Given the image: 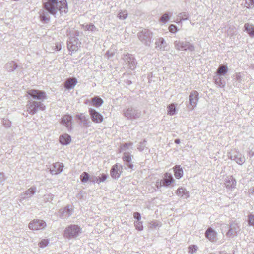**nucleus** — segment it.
<instances>
[{"instance_id":"nucleus-3","label":"nucleus","mask_w":254,"mask_h":254,"mask_svg":"<svg viewBox=\"0 0 254 254\" xmlns=\"http://www.w3.org/2000/svg\"><path fill=\"white\" fill-rule=\"evenodd\" d=\"M140 41L146 46H150L151 44L153 33L149 29H144L137 34Z\"/></svg>"},{"instance_id":"nucleus-23","label":"nucleus","mask_w":254,"mask_h":254,"mask_svg":"<svg viewBox=\"0 0 254 254\" xmlns=\"http://www.w3.org/2000/svg\"><path fill=\"white\" fill-rule=\"evenodd\" d=\"M176 193L178 196L183 198H187L190 196L189 192L186 189L180 187L176 190Z\"/></svg>"},{"instance_id":"nucleus-47","label":"nucleus","mask_w":254,"mask_h":254,"mask_svg":"<svg viewBox=\"0 0 254 254\" xmlns=\"http://www.w3.org/2000/svg\"><path fill=\"white\" fill-rule=\"evenodd\" d=\"M169 19V16L167 13L164 14L160 19L161 22L163 23L167 22Z\"/></svg>"},{"instance_id":"nucleus-17","label":"nucleus","mask_w":254,"mask_h":254,"mask_svg":"<svg viewBox=\"0 0 254 254\" xmlns=\"http://www.w3.org/2000/svg\"><path fill=\"white\" fill-rule=\"evenodd\" d=\"M72 213V209L69 205L64 208L61 209L59 211V217L62 219H65L70 216Z\"/></svg>"},{"instance_id":"nucleus-38","label":"nucleus","mask_w":254,"mask_h":254,"mask_svg":"<svg viewBox=\"0 0 254 254\" xmlns=\"http://www.w3.org/2000/svg\"><path fill=\"white\" fill-rule=\"evenodd\" d=\"M226 32L228 35L233 36L237 34V30L234 26H230L228 28Z\"/></svg>"},{"instance_id":"nucleus-12","label":"nucleus","mask_w":254,"mask_h":254,"mask_svg":"<svg viewBox=\"0 0 254 254\" xmlns=\"http://www.w3.org/2000/svg\"><path fill=\"white\" fill-rule=\"evenodd\" d=\"M174 179L171 174L166 173L164 178L160 181L156 182V186L158 188L162 186L168 187L174 181Z\"/></svg>"},{"instance_id":"nucleus-6","label":"nucleus","mask_w":254,"mask_h":254,"mask_svg":"<svg viewBox=\"0 0 254 254\" xmlns=\"http://www.w3.org/2000/svg\"><path fill=\"white\" fill-rule=\"evenodd\" d=\"M123 115L129 120H135L139 118L142 114L140 110L132 107L123 110Z\"/></svg>"},{"instance_id":"nucleus-41","label":"nucleus","mask_w":254,"mask_h":254,"mask_svg":"<svg viewBox=\"0 0 254 254\" xmlns=\"http://www.w3.org/2000/svg\"><path fill=\"white\" fill-rule=\"evenodd\" d=\"M188 252L190 254H194L198 250V247L195 245H191L188 247Z\"/></svg>"},{"instance_id":"nucleus-25","label":"nucleus","mask_w":254,"mask_h":254,"mask_svg":"<svg viewBox=\"0 0 254 254\" xmlns=\"http://www.w3.org/2000/svg\"><path fill=\"white\" fill-rule=\"evenodd\" d=\"M60 142L63 145H67L71 141L70 136L67 134L62 135L59 137Z\"/></svg>"},{"instance_id":"nucleus-50","label":"nucleus","mask_w":254,"mask_h":254,"mask_svg":"<svg viewBox=\"0 0 254 254\" xmlns=\"http://www.w3.org/2000/svg\"><path fill=\"white\" fill-rule=\"evenodd\" d=\"M3 125L6 127H10L11 126V122L7 119H3Z\"/></svg>"},{"instance_id":"nucleus-20","label":"nucleus","mask_w":254,"mask_h":254,"mask_svg":"<svg viewBox=\"0 0 254 254\" xmlns=\"http://www.w3.org/2000/svg\"><path fill=\"white\" fill-rule=\"evenodd\" d=\"M205 236L207 239L212 242L216 241L217 233L211 227H209L206 230Z\"/></svg>"},{"instance_id":"nucleus-58","label":"nucleus","mask_w":254,"mask_h":254,"mask_svg":"<svg viewBox=\"0 0 254 254\" xmlns=\"http://www.w3.org/2000/svg\"><path fill=\"white\" fill-rule=\"evenodd\" d=\"M106 54L108 55V57H111L113 56L114 53L111 52L110 51H108L106 53Z\"/></svg>"},{"instance_id":"nucleus-45","label":"nucleus","mask_w":254,"mask_h":254,"mask_svg":"<svg viewBox=\"0 0 254 254\" xmlns=\"http://www.w3.org/2000/svg\"><path fill=\"white\" fill-rule=\"evenodd\" d=\"M49 241L48 239H43L39 243V246L41 248H45L49 244Z\"/></svg>"},{"instance_id":"nucleus-24","label":"nucleus","mask_w":254,"mask_h":254,"mask_svg":"<svg viewBox=\"0 0 254 254\" xmlns=\"http://www.w3.org/2000/svg\"><path fill=\"white\" fill-rule=\"evenodd\" d=\"M77 83V79L75 78H69L64 83V87L67 89L73 88Z\"/></svg>"},{"instance_id":"nucleus-51","label":"nucleus","mask_w":254,"mask_h":254,"mask_svg":"<svg viewBox=\"0 0 254 254\" xmlns=\"http://www.w3.org/2000/svg\"><path fill=\"white\" fill-rule=\"evenodd\" d=\"M132 145V143H125V144H124L121 146V149L123 151H126L127 149L128 148L129 146H131Z\"/></svg>"},{"instance_id":"nucleus-34","label":"nucleus","mask_w":254,"mask_h":254,"mask_svg":"<svg viewBox=\"0 0 254 254\" xmlns=\"http://www.w3.org/2000/svg\"><path fill=\"white\" fill-rule=\"evenodd\" d=\"M83 28L85 30L88 31L92 33H94L98 31V29L93 24H89L86 25H83Z\"/></svg>"},{"instance_id":"nucleus-49","label":"nucleus","mask_w":254,"mask_h":254,"mask_svg":"<svg viewBox=\"0 0 254 254\" xmlns=\"http://www.w3.org/2000/svg\"><path fill=\"white\" fill-rule=\"evenodd\" d=\"M169 30L171 33H176L178 31L177 27L174 24H171L169 27Z\"/></svg>"},{"instance_id":"nucleus-7","label":"nucleus","mask_w":254,"mask_h":254,"mask_svg":"<svg viewBox=\"0 0 254 254\" xmlns=\"http://www.w3.org/2000/svg\"><path fill=\"white\" fill-rule=\"evenodd\" d=\"M228 157L239 165H242L245 161V157L236 150H231L228 153Z\"/></svg>"},{"instance_id":"nucleus-2","label":"nucleus","mask_w":254,"mask_h":254,"mask_svg":"<svg viewBox=\"0 0 254 254\" xmlns=\"http://www.w3.org/2000/svg\"><path fill=\"white\" fill-rule=\"evenodd\" d=\"M27 110L28 113L33 115L39 110L44 111L45 106L41 101H37L33 100H29L26 105Z\"/></svg>"},{"instance_id":"nucleus-59","label":"nucleus","mask_w":254,"mask_h":254,"mask_svg":"<svg viewBox=\"0 0 254 254\" xmlns=\"http://www.w3.org/2000/svg\"><path fill=\"white\" fill-rule=\"evenodd\" d=\"M4 180V174L0 172V182H2Z\"/></svg>"},{"instance_id":"nucleus-48","label":"nucleus","mask_w":254,"mask_h":254,"mask_svg":"<svg viewBox=\"0 0 254 254\" xmlns=\"http://www.w3.org/2000/svg\"><path fill=\"white\" fill-rule=\"evenodd\" d=\"M248 223L249 225L254 227V215L251 214L249 216Z\"/></svg>"},{"instance_id":"nucleus-46","label":"nucleus","mask_w":254,"mask_h":254,"mask_svg":"<svg viewBox=\"0 0 254 254\" xmlns=\"http://www.w3.org/2000/svg\"><path fill=\"white\" fill-rule=\"evenodd\" d=\"M134 225L136 228L139 231H141L143 229V226L141 222L135 221L134 222Z\"/></svg>"},{"instance_id":"nucleus-57","label":"nucleus","mask_w":254,"mask_h":254,"mask_svg":"<svg viewBox=\"0 0 254 254\" xmlns=\"http://www.w3.org/2000/svg\"><path fill=\"white\" fill-rule=\"evenodd\" d=\"M236 79L238 81L240 82L241 81V74L240 73H237L235 75Z\"/></svg>"},{"instance_id":"nucleus-54","label":"nucleus","mask_w":254,"mask_h":254,"mask_svg":"<svg viewBox=\"0 0 254 254\" xmlns=\"http://www.w3.org/2000/svg\"><path fill=\"white\" fill-rule=\"evenodd\" d=\"M125 164L127 165L129 168L132 169L133 168V164L131 161L129 162H125Z\"/></svg>"},{"instance_id":"nucleus-35","label":"nucleus","mask_w":254,"mask_h":254,"mask_svg":"<svg viewBox=\"0 0 254 254\" xmlns=\"http://www.w3.org/2000/svg\"><path fill=\"white\" fill-rule=\"evenodd\" d=\"M168 114L172 116L176 114V106L174 104H171L167 107Z\"/></svg>"},{"instance_id":"nucleus-31","label":"nucleus","mask_w":254,"mask_h":254,"mask_svg":"<svg viewBox=\"0 0 254 254\" xmlns=\"http://www.w3.org/2000/svg\"><path fill=\"white\" fill-rule=\"evenodd\" d=\"M91 102L93 105L99 107L101 106L103 103V100L99 96H95L91 99Z\"/></svg>"},{"instance_id":"nucleus-11","label":"nucleus","mask_w":254,"mask_h":254,"mask_svg":"<svg viewBox=\"0 0 254 254\" xmlns=\"http://www.w3.org/2000/svg\"><path fill=\"white\" fill-rule=\"evenodd\" d=\"M123 59L131 70H133L135 69L137 62L132 55L129 54H125Z\"/></svg>"},{"instance_id":"nucleus-21","label":"nucleus","mask_w":254,"mask_h":254,"mask_svg":"<svg viewBox=\"0 0 254 254\" xmlns=\"http://www.w3.org/2000/svg\"><path fill=\"white\" fill-rule=\"evenodd\" d=\"M225 185L228 190H232L236 188V182L235 179L231 176L227 177L225 179Z\"/></svg>"},{"instance_id":"nucleus-44","label":"nucleus","mask_w":254,"mask_h":254,"mask_svg":"<svg viewBox=\"0 0 254 254\" xmlns=\"http://www.w3.org/2000/svg\"><path fill=\"white\" fill-rule=\"evenodd\" d=\"M131 157L132 156L128 154V153H124L122 159L124 162H129L130 161H132Z\"/></svg>"},{"instance_id":"nucleus-28","label":"nucleus","mask_w":254,"mask_h":254,"mask_svg":"<svg viewBox=\"0 0 254 254\" xmlns=\"http://www.w3.org/2000/svg\"><path fill=\"white\" fill-rule=\"evenodd\" d=\"M245 31L251 37H254V26L249 23H246L244 25Z\"/></svg>"},{"instance_id":"nucleus-9","label":"nucleus","mask_w":254,"mask_h":254,"mask_svg":"<svg viewBox=\"0 0 254 254\" xmlns=\"http://www.w3.org/2000/svg\"><path fill=\"white\" fill-rule=\"evenodd\" d=\"M174 46L178 50H189L193 51L195 50L194 46L189 42H183L181 41H175Z\"/></svg>"},{"instance_id":"nucleus-30","label":"nucleus","mask_w":254,"mask_h":254,"mask_svg":"<svg viewBox=\"0 0 254 254\" xmlns=\"http://www.w3.org/2000/svg\"><path fill=\"white\" fill-rule=\"evenodd\" d=\"M174 175L177 179L181 178L183 175V170L180 165H176L174 167Z\"/></svg>"},{"instance_id":"nucleus-13","label":"nucleus","mask_w":254,"mask_h":254,"mask_svg":"<svg viewBox=\"0 0 254 254\" xmlns=\"http://www.w3.org/2000/svg\"><path fill=\"white\" fill-rule=\"evenodd\" d=\"M198 93L196 91H192L189 96V104L188 108L190 110H193L196 106L198 100Z\"/></svg>"},{"instance_id":"nucleus-39","label":"nucleus","mask_w":254,"mask_h":254,"mask_svg":"<svg viewBox=\"0 0 254 254\" xmlns=\"http://www.w3.org/2000/svg\"><path fill=\"white\" fill-rule=\"evenodd\" d=\"M54 195L51 193L45 194L44 196L43 201L45 202H51L53 200Z\"/></svg>"},{"instance_id":"nucleus-55","label":"nucleus","mask_w":254,"mask_h":254,"mask_svg":"<svg viewBox=\"0 0 254 254\" xmlns=\"http://www.w3.org/2000/svg\"><path fill=\"white\" fill-rule=\"evenodd\" d=\"M90 181L93 183H98V182H99V179L97 177L93 176V177H90Z\"/></svg>"},{"instance_id":"nucleus-1","label":"nucleus","mask_w":254,"mask_h":254,"mask_svg":"<svg viewBox=\"0 0 254 254\" xmlns=\"http://www.w3.org/2000/svg\"><path fill=\"white\" fill-rule=\"evenodd\" d=\"M43 7L44 10L39 11V17L41 21L45 23L50 21L49 14L56 17L58 11L61 15L68 11L66 0H43Z\"/></svg>"},{"instance_id":"nucleus-61","label":"nucleus","mask_w":254,"mask_h":254,"mask_svg":"<svg viewBox=\"0 0 254 254\" xmlns=\"http://www.w3.org/2000/svg\"><path fill=\"white\" fill-rule=\"evenodd\" d=\"M175 143L176 144H179L180 143V140L179 139H176L175 140Z\"/></svg>"},{"instance_id":"nucleus-15","label":"nucleus","mask_w":254,"mask_h":254,"mask_svg":"<svg viewBox=\"0 0 254 254\" xmlns=\"http://www.w3.org/2000/svg\"><path fill=\"white\" fill-rule=\"evenodd\" d=\"M80 43L75 37L70 38L67 42V47L70 51H76L80 47Z\"/></svg>"},{"instance_id":"nucleus-22","label":"nucleus","mask_w":254,"mask_h":254,"mask_svg":"<svg viewBox=\"0 0 254 254\" xmlns=\"http://www.w3.org/2000/svg\"><path fill=\"white\" fill-rule=\"evenodd\" d=\"M155 48L160 51L166 50L167 44L164 39L162 37H160L156 40Z\"/></svg>"},{"instance_id":"nucleus-16","label":"nucleus","mask_w":254,"mask_h":254,"mask_svg":"<svg viewBox=\"0 0 254 254\" xmlns=\"http://www.w3.org/2000/svg\"><path fill=\"white\" fill-rule=\"evenodd\" d=\"M122 166L118 164H116L111 168L110 171L111 176L115 179H118L122 173Z\"/></svg>"},{"instance_id":"nucleus-27","label":"nucleus","mask_w":254,"mask_h":254,"mask_svg":"<svg viewBox=\"0 0 254 254\" xmlns=\"http://www.w3.org/2000/svg\"><path fill=\"white\" fill-rule=\"evenodd\" d=\"M215 84L220 88H223L225 86V82L223 78L221 76L215 75L214 76Z\"/></svg>"},{"instance_id":"nucleus-40","label":"nucleus","mask_w":254,"mask_h":254,"mask_svg":"<svg viewBox=\"0 0 254 254\" xmlns=\"http://www.w3.org/2000/svg\"><path fill=\"white\" fill-rule=\"evenodd\" d=\"M127 16V11H121L118 14V17L121 20L125 19Z\"/></svg>"},{"instance_id":"nucleus-14","label":"nucleus","mask_w":254,"mask_h":254,"mask_svg":"<svg viewBox=\"0 0 254 254\" xmlns=\"http://www.w3.org/2000/svg\"><path fill=\"white\" fill-rule=\"evenodd\" d=\"M89 113L92 121L95 123H100L103 120V116L93 108L89 109Z\"/></svg>"},{"instance_id":"nucleus-62","label":"nucleus","mask_w":254,"mask_h":254,"mask_svg":"<svg viewBox=\"0 0 254 254\" xmlns=\"http://www.w3.org/2000/svg\"><path fill=\"white\" fill-rule=\"evenodd\" d=\"M126 83L127 85H129L132 83V82L130 80H127V81L126 82Z\"/></svg>"},{"instance_id":"nucleus-5","label":"nucleus","mask_w":254,"mask_h":254,"mask_svg":"<svg viewBox=\"0 0 254 254\" xmlns=\"http://www.w3.org/2000/svg\"><path fill=\"white\" fill-rule=\"evenodd\" d=\"M228 230L226 235L229 238L237 236L240 231V228L238 224L235 222H232L229 225H224L222 227V231Z\"/></svg>"},{"instance_id":"nucleus-36","label":"nucleus","mask_w":254,"mask_h":254,"mask_svg":"<svg viewBox=\"0 0 254 254\" xmlns=\"http://www.w3.org/2000/svg\"><path fill=\"white\" fill-rule=\"evenodd\" d=\"M90 178L89 174L86 172H83L80 176V179L83 183H86L88 180H90Z\"/></svg>"},{"instance_id":"nucleus-52","label":"nucleus","mask_w":254,"mask_h":254,"mask_svg":"<svg viewBox=\"0 0 254 254\" xmlns=\"http://www.w3.org/2000/svg\"><path fill=\"white\" fill-rule=\"evenodd\" d=\"M107 175L103 174L101 175V176L99 179V182H98V184H99L100 182H103L105 181L106 179L107 178Z\"/></svg>"},{"instance_id":"nucleus-18","label":"nucleus","mask_w":254,"mask_h":254,"mask_svg":"<svg viewBox=\"0 0 254 254\" xmlns=\"http://www.w3.org/2000/svg\"><path fill=\"white\" fill-rule=\"evenodd\" d=\"M36 191V187H31L27 190L24 191L23 193L20 195V201H22L24 200L31 197L32 195H33Z\"/></svg>"},{"instance_id":"nucleus-4","label":"nucleus","mask_w":254,"mask_h":254,"mask_svg":"<svg viewBox=\"0 0 254 254\" xmlns=\"http://www.w3.org/2000/svg\"><path fill=\"white\" fill-rule=\"evenodd\" d=\"M82 233L81 229L77 225H70L65 228L64 236L68 239L75 238Z\"/></svg>"},{"instance_id":"nucleus-42","label":"nucleus","mask_w":254,"mask_h":254,"mask_svg":"<svg viewBox=\"0 0 254 254\" xmlns=\"http://www.w3.org/2000/svg\"><path fill=\"white\" fill-rule=\"evenodd\" d=\"M254 5V0H245V6L247 8H252Z\"/></svg>"},{"instance_id":"nucleus-53","label":"nucleus","mask_w":254,"mask_h":254,"mask_svg":"<svg viewBox=\"0 0 254 254\" xmlns=\"http://www.w3.org/2000/svg\"><path fill=\"white\" fill-rule=\"evenodd\" d=\"M133 217L137 220V221H139V220L141 219V215L139 212H134L133 214Z\"/></svg>"},{"instance_id":"nucleus-10","label":"nucleus","mask_w":254,"mask_h":254,"mask_svg":"<svg viewBox=\"0 0 254 254\" xmlns=\"http://www.w3.org/2000/svg\"><path fill=\"white\" fill-rule=\"evenodd\" d=\"M46 226V223L44 220L35 219L30 222L28 227L30 229L38 230L45 228Z\"/></svg>"},{"instance_id":"nucleus-56","label":"nucleus","mask_w":254,"mask_h":254,"mask_svg":"<svg viewBox=\"0 0 254 254\" xmlns=\"http://www.w3.org/2000/svg\"><path fill=\"white\" fill-rule=\"evenodd\" d=\"M161 225V223L160 222H154L152 224V226L154 228H156L157 227H160Z\"/></svg>"},{"instance_id":"nucleus-19","label":"nucleus","mask_w":254,"mask_h":254,"mask_svg":"<svg viewBox=\"0 0 254 254\" xmlns=\"http://www.w3.org/2000/svg\"><path fill=\"white\" fill-rule=\"evenodd\" d=\"M64 165L62 163L56 162L53 163L50 169V173L53 175H57L60 173L63 169Z\"/></svg>"},{"instance_id":"nucleus-29","label":"nucleus","mask_w":254,"mask_h":254,"mask_svg":"<svg viewBox=\"0 0 254 254\" xmlns=\"http://www.w3.org/2000/svg\"><path fill=\"white\" fill-rule=\"evenodd\" d=\"M77 118L83 124V126L85 127H88L89 126V119L83 114H80L76 115Z\"/></svg>"},{"instance_id":"nucleus-37","label":"nucleus","mask_w":254,"mask_h":254,"mask_svg":"<svg viewBox=\"0 0 254 254\" xmlns=\"http://www.w3.org/2000/svg\"><path fill=\"white\" fill-rule=\"evenodd\" d=\"M189 17V14L187 12H183L180 13L178 15V18H179V22L187 20Z\"/></svg>"},{"instance_id":"nucleus-8","label":"nucleus","mask_w":254,"mask_h":254,"mask_svg":"<svg viewBox=\"0 0 254 254\" xmlns=\"http://www.w3.org/2000/svg\"><path fill=\"white\" fill-rule=\"evenodd\" d=\"M28 94L34 99L43 101L47 98L46 93L45 91L36 89L29 90Z\"/></svg>"},{"instance_id":"nucleus-26","label":"nucleus","mask_w":254,"mask_h":254,"mask_svg":"<svg viewBox=\"0 0 254 254\" xmlns=\"http://www.w3.org/2000/svg\"><path fill=\"white\" fill-rule=\"evenodd\" d=\"M17 64L14 61L8 62L5 65V68L8 72H12L17 67Z\"/></svg>"},{"instance_id":"nucleus-43","label":"nucleus","mask_w":254,"mask_h":254,"mask_svg":"<svg viewBox=\"0 0 254 254\" xmlns=\"http://www.w3.org/2000/svg\"><path fill=\"white\" fill-rule=\"evenodd\" d=\"M146 139H144L143 141L140 142L138 145V146L137 147L138 150L142 152L144 150L145 146H146Z\"/></svg>"},{"instance_id":"nucleus-64","label":"nucleus","mask_w":254,"mask_h":254,"mask_svg":"<svg viewBox=\"0 0 254 254\" xmlns=\"http://www.w3.org/2000/svg\"><path fill=\"white\" fill-rule=\"evenodd\" d=\"M253 192H254V188H253Z\"/></svg>"},{"instance_id":"nucleus-63","label":"nucleus","mask_w":254,"mask_h":254,"mask_svg":"<svg viewBox=\"0 0 254 254\" xmlns=\"http://www.w3.org/2000/svg\"><path fill=\"white\" fill-rule=\"evenodd\" d=\"M90 101L88 99L86 100L85 101V104H89L90 103Z\"/></svg>"},{"instance_id":"nucleus-32","label":"nucleus","mask_w":254,"mask_h":254,"mask_svg":"<svg viewBox=\"0 0 254 254\" xmlns=\"http://www.w3.org/2000/svg\"><path fill=\"white\" fill-rule=\"evenodd\" d=\"M228 71V68L225 65H221L219 66L216 71V75L222 76L226 74Z\"/></svg>"},{"instance_id":"nucleus-60","label":"nucleus","mask_w":254,"mask_h":254,"mask_svg":"<svg viewBox=\"0 0 254 254\" xmlns=\"http://www.w3.org/2000/svg\"><path fill=\"white\" fill-rule=\"evenodd\" d=\"M56 51H60L61 49V46L60 45H57L55 46V49Z\"/></svg>"},{"instance_id":"nucleus-33","label":"nucleus","mask_w":254,"mask_h":254,"mask_svg":"<svg viewBox=\"0 0 254 254\" xmlns=\"http://www.w3.org/2000/svg\"><path fill=\"white\" fill-rule=\"evenodd\" d=\"M71 121V117L69 115H65L63 117L61 123L68 127L70 124Z\"/></svg>"}]
</instances>
